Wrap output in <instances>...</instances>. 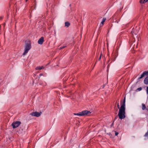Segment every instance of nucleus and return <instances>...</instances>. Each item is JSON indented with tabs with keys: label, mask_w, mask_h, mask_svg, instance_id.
<instances>
[{
	"label": "nucleus",
	"mask_w": 148,
	"mask_h": 148,
	"mask_svg": "<svg viewBox=\"0 0 148 148\" xmlns=\"http://www.w3.org/2000/svg\"><path fill=\"white\" fill-rule=\"evenodd\" d=\"M21 123L20 121H16L13 122L12 124V126L13 128H15L18 127Z\"/></svg>",
	"instance_id": "nucleus-4"
},
{
	"label": "nucleus",
	"mask_w": 148,
	"mask_h": 148,
	"mask_svg": "<svg viewBox=\"0 0 148 148\" xmlns=\"http://www.w3.org/2000/svg\"><path fill=\"white\" fill-rule=\"evenodd\" d=\"M144 72L145 73V75H148V71H145Z\"/></svg>",
	"instance_id": "nucleus-21"
},
{
	"label": "nucleus",
	"mask_w": 148,
	"mask_h": 148,
	"mask_svg": "<svg viewBox=\"0 0 148 148\" xmlns=\"http://www.w3.org/2000/svg\"><path fill=\"white\" fill-rule=\"evenodd\" d=\"M145 73L144 72L143 74L140 75V77L138 78V79H140L143 77L145 75Z\"/></svg>",
	"instance_id": "nucleus-10"
},
{
	"label": "nucleus",
	"mask_w": 148,
	"mask_h": 148,
	"mask_svg": "<svg viewBox=\"0 0 148 148\" xmlns=\"http://www.w3.org/2000/svg\"><path fill=\"white\" fill-rule=\"evenodd\" d=\"M119 134V133L116 132H115V136H117Z\"/></svg>",
	"instance_id": "nucleus-20"
},
{
	"label": "nucleus",
	"mask_w": 148,
	"mask_h": 148,
	"mask_svg": "<svg viewBox=\"0 0 148 148\" xmlns=\"http://www.w3.org/2000/svg\"><path fill=\"white\" fill-rule=\"evenodd\" d=\"M113 125V123L112 124V125H111V126H112V125Z\"/></svg>",
	"instance_id": "nucleus-22"
},
{
	"label": "nucleus",
	"mask_w": 148,
	"mask_h": 148,
	"mask_svg": "<svg viewBox=\"0 0 148 148\" xmlns=\"http://www.w3.org/2000/svg\"><path fill=\"white\" fill-rule=\"evenodd\" d=\"M106 19L105 18H103V19L102 21L101 22V24L103 25V24L104 22H105V21H106Z\"/></svg>",
	"instance_id": "nucleus-15"
},
{
	"label": "nucleus",
	"mask_w": 148,
	"mask_h": 148,
	"mask_svg": "<svg viewBox=\"0 0 148 148\" xmlns=\"http://www.w3.org/2000/svg\"><path fill=\"white\" fill-rule=\"evenodd\" d=\"M44 42V38L43 37H41L38 40V42L39 44L42 45Z\"/></svg>",
	"instance_id": "nucleus-6"
},
{
	"label": "nucleus",
	"mask_w": 148,
	"mask_h": 148,
	"mask_svg": "<svg viewBox=\"0 0 148 148\" xmlns=\"http://www.w3.org/2000/svg\"><path fill=\"white\" fill-rule=\"evenodd\" d=\"M119 101H118V103H117V101L116 102V103L117 104V107L119 109L118 115L119 119H124L125 117V97H124L122 103H121V107L120 108H119Z\"/></svg>",
	"instance_id": "nucleus-1"
},
{
	"label": "nucleus",
	"mask_w": 148,
	"mask_h": 148,
	"mask_svg": "<svg viewBox=\"0 0 148 148\" xmlns=\"http://www.w3.org/2000/svg\"><path fill=\"white\" fill-rule=\"evenodd\" d=\"M146 92L147 94L148 95V87H147Z\"/></svg>",
	"instance_id": "nucleus-19"
},
{
	"label": "nucleus",
	"mask_w": 148,
	"mask_h": 148,
	"mask_svg": "<svg viewBox=\"0 0 148 148\" xmlns=\"http://www.w3.org/2000/svg\"><path fill=\"white\" fill-rule=\"evenodd\" d=\"M102 56V53H101V54H100V57L99 59V60H101V56Z\"/></svg>",
	"instance_id": "nucleus-17"
},
{
	"label": "nucleus",
	"mask_w": 148,
	"mask_h": 148,
	"mask_svg": "<svg viewBox=\"0 0 148 148\" xmlns=\"http://www.w3.org/2000/svg\"><path fill=\"white\" fill-rule=\"evenodd\" d=\"M66 47L65 46H63V47H60V49H63V48H65Z\"/></svg>",
	"instance_id": "nucleus-18"
},
{
	"label": "nucleus",
	"mask_w": 148,
	"mask_h": 148,
	"mask_svg": "<svg viewBox=\"0 0 148 148\" xmlns=\"http://www.w3.org/2000/svg\"><path fill=\"white\" fill-rule=\"evenodd\" d=\"M31 45L30 43H27L25 44L24 51L23 53V55H25L31 49Z\"/></svg>",
	"instance_id": "nucleus-2"
},
{
	"label": "nucleus",
	"mask_w": 148,
	"mask_h": 148,
	"mask_svg": "<svg viewBox=\"0 0 148 148\" xmlns=\"http://www.w3.org/2000/svg\"><path fill=\"white\" fill-rule=\"evenodd\" d=\"M44 68V67L43 66H38V67H36V70H41L42 69H43Z\"/></svg>",
	"instance_id": "nucleus-8"
},
{
	"label": "nucleus",
	"mask_w": 148,
	"mask_h": 148,
	"mask_svg": "<svg viewBox=\"0 0 148 148\" xmlns=\"http://www.w3.org/2000/svg\"><path fill=\"white\" fill-rule=\"evenodd\" d=\"M142 109L143 110H144L146 109V107L144 103H142Z\"/></svg>",
	"instance_id": "nucleus-14"
},
{
	"label": "nucleus",
	"mask_w": 148,
	"mask_h": 148,
	"mask_svg": "<svg viewBox=\"0 0 148 148\" xmlns=\"http://www.w3.org/2000/svg\"><path fill=\"white\" fill-rule=\"evenodd\" d=\"M91 113V112L87 110H84L78 113H74V115L79 116L89 115Z\"/></svg>",
	"instance_id": "nucleus-3"
},
{
	"label": "nucleus",
	"mask_w": 148,
	"mask_h": 148,
	"mask_svg": "<svg viewBox=\"0 0 148 148\" xmlns=\"http://www.w3.org/2000/svg\"><path fill=\"white\" fill-rule=\"evenodd\" d=\"M65 26L69 27L70 25V23L68 22H66L65 23Z\"/></svg>",
	"instance_id": "nucleus-13"
},
{
	"label": "nucleus",
	"mask_w": 148,
	"mask_h": 148,
	"mask_svg": "<svg viewBox=\"0 0 148 148\" xmlns=\"http://www.w3.org/2000/svg\"><path fill=\"white\" fill-rule=\"evenodd\" d=\"M148 1V0H140V2L141 3H145Z\"/></svg>",
	"instance_id": "nucleus-11"
},
{
	"label": "nucleus",
	"mask_w": 148,
	"mask_h": 148,
	"mask_svg": "<svg viewBox=\"0 0 148 148\" xmlns=\"http://www.w3.org/2000/svg\"><path fill=\"white\" fill-rule=\"evenodd\" d=\"M142 89V88L141 87H140L137 88V90L138 91H140Z\"/></svg>",
	"instance_id": "nucleus-16"
},
{
	"label": "nucleus",
	"mask_w": 148,
	"mask_h": 148,
	"mask_svg": "<svg viewBox=\"0 0 148 148\" xmlns=\"http://www.w3.org/2000/svg\"><path fill=\"white\" fill-rule=\"evenodd\" d=\"M144 83L146 84H148V79L147 77L144 80Z\"/></svg>",
	"instance_id": "nucleus-9"
},
{
	"label": "nucleus",
	"mask_w": 148,
	"mask_h": 148,
	"mask_svg": "<svg viewBox=\"0 0 148 148\" xmlns=\"http://www.w3.org/2000/svg\"><path fill=\"white\" fill-rule=\"evenodd\" d=\"M28 0H26V1H27Z\"/></svg>",
	"instance_id": "nucleus-24"
},
{
	"label": "nucleus",
	"mask_w": 148,
	"mask_h": 148,
	"mask_svg": "<svg viewBox=\"0 0 148 148\" xmlns=\"http://www.w3.org/2000/svg\"><path fill=\"white\" fill-rule=\"evenodd\" d=\"M147 77V78L148 79V76Z\"/></svg>",
	"instance_id": "nucleus-23"
},
{
	"label": "nucleus",
	"mask_w": 148,
	"mask_h": 148,
	"mask_svg": "<svg viewBox=\"0 0 148 148\" xmlns=\"http://www.w3.org/2000/svg\"><path fill=\"white\" fill-rule=\"evenodd\" d=\"M41 114V112H34L31 113L30 114L32 116L39 117L40 116Z\"/></svg>",
	"instance_id": "nucleus-5"
},
{
	"label": "nucleus",
	"mask_w": 148,
	"mask_h": 148,
	"mask_svg": "<svg viewBox=\"0 0 148 148\" xmlns=\"http://www.w3.org/2000/svg\"><path fill=\"white\" fill-rule=\"evenodd\" d=\"M144 137L145 138V139L148 138V131H147V132L144 135Z\"/></svg>",
	"instance_id": "nucleus-12"
},
{
	"label": "nucleus",
	"mask_w": 148,
	"mask_h": 148,
	"mask_svg": "<svg viewBox=\"0 0 148 148\" xmlns=\"http://www.w3.org/2000/svg\"><path fill=\"white\" fill-rule=\"evenodd\" d=\"M138 31L136 29H133L132 31V34L134 37V35H136Z\"/></svg>",
	"instance_id": "nucleus-7"
}]
</instances>
